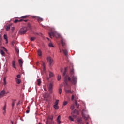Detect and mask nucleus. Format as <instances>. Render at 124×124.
I'll use <instances>...</instances> for the list:
<instances>
[{"mask_svg": "<svg viewBox=\"0 0 124 124\" xmlns=\"http://www.w3.org/2000/svg\"><path fill=\"white\" fill-rule=\"evenodd\" d=\"M70 75L71 78L68 77V76H66L64 77L65 83L64 90H68L71 88V86L68 85L67 82H70L71 85H76V83H77V77L74 76V69L72 65L70 66Z\"/></svg>", "mask_w": 124, "mask_h": 124, "instance_id": "obj_1", "label": "nucleus"}, {"mask_svg": "<svg viewBox=\"0 0 124 124\" xmlns=\"http://www.w3.org/2000/svg\"><path fill=\"white\" fill-rule=\"evenodd\" d=\"M48 34L50 37V38H52V37H56V38H59L60 36H61V35L59 34L58 32L56 31H50L48 33Z\"/></svg>", "mask_w": 124, "mask_h": 124, "instance_id": "obj_2", "label": "nucleus"}, {"mask_svg": "<svg viewBox=\"0 0 124 124\" xmlns=\"http://www.w3.org/2000/svg\"><path fill=\"white\" fill-rule=\"evenodd\" d=\"M27 31L28 28L27 27H23L20 30L19 32L21 34H25V33L27 32Z\"/></svg>", "mask_w": 124, "mask_h": 124, "instance_id": "obj_3", "label": "nucleus"}, {"mask_svg": "<svg viewBox=\"0 0 124 124\" xmlns=\"http://www.w3.org/2000/svg\"><path fill=\"white\" fill-rule=\"evenodd\" d=\"M47 61L48 62L50 66H51L52 63L54 62V60H53V59H52V57H47Z\"/></svg>", "mask_w": 124, "mask_h": 124, "instance_id": "obj_4", "label": "nucleus"}, {"mask_svg": "<svg viewBox=\"0 0 124 124\" xmlns=\"http://www.w3.org/2000/svg\"><path fill=\"white\" fill-rule=\"evenodd\" d=\"M48 91H49L50 93H52L53 92V84L50 83L49 84V86L48 88Z\"/></svg>", "mask_w": 124, "mask_h": 124, "instance_id": "obj_5", "label": "nucleus"}, {"mask_svg": "<svg viewBox=\"0 0 124 124\" xmlns=\"http://www.w3.org/2000/svg\"><path fill=\"white\" fill-rule=\"evenodd\" d=\"M6 92L4 90H2L0 92V98H1L2 97H3L4 96V94H5Z\"/></svg>", "mask_w": 124, "mask_h": 124, "instance_id": "obj_6", "label": "nucleus"}, {"mask_svg": "<svg viewBox=\"0 0 124 124\" xmlns=\"http://www.w3.org/2000/svg\"><path fill=\"white\" fill-rule=\"evenodd\" d=\"M12 67H13V68H15V69H16V62H15V61L13 60L12 61Z\"/></svg>", "mask_w": 124, "mask_h": 124, "instance_id": "obj_7", "label": "nucleus"}, {"mask_svg": "<svg viewBox=\"0 0 124 124\" xmlns=\"http://www.w3.org/2000/svg\"><path fill=\"white\" fill-rule=\"evenodd\" d=\"M74 114H77V115H78V114H79V111L77 109H75L71 112V115H74Z\"/></svg>", "mask_w": 124, "mask_h": 124, "instance_id": "obj_8", "label": "nucleus"}, {"mask_svg": "<svg viewBox=\"0 0 124 124\" xmlns=\"http://www.w3.org/2000/svg\"><path fill=\"white\" fill-rule=\"evenodd\" d=\"M61 44L63 47L65 45V40H64L63 38L61 39Z\"/></svg>", "mask_w": 124, "mask_h": 124, "instance_id": "obj_9", "label": "nucleus"}, {"mask_svg": "<svg viewBox=\"0 0 124 124\" xmlns=\"http://www.w3.org/2000/svg\"><path fill=\"white\" fill-rule=\"evenodd\" d=\"M62 51L63 54L66 56V57H67V55L68 54V52L67 51V49H62Z\"/></svg>", "mask_w": 124, "mask_h": 124, "instance_id": "obj_10", "label": "nucleus"}, {"mask_svg": "<svg viewBox=\"0 0 124 124\" xmlns=\"http://www.w3.org/2000/svg\"><path fill=\"white\" fill-rule=\"evenodd\" d=\"M42 66L43 67L44 72H46V68H45V63H44V62H43Z\"/></svg>", "mask_w": 124, "mask_h": 124, "instance_id": "obj_11", "label": "nucleus"}, {"mask_svg": "<svg viewBox=\"0 0 124 124\" xmlns=\"http://www.w3.org/2000/svg\"><path fill=\"white\" fill-rule=\"evenodd\" d=\"M18 62H19V65H20V66L21 67H22V65H23V60L22 59H19L18 60Z\"/></svg>", "mask_w": 124, "mask_h": 124, "instance_id": "obj_12", "label": "nucleus"}, {"mask_svg": "<svg viewBox=\"0 0 124 124\" xmlns=\"http://www.w3.org/2000/svg\"><path fill=\"white\" fill-rule=\"evenodd\" d=\"M3 37L6 41V43H8V40L7 39V35L6 34H4Z\"/></svg>", "mask_w": 124, "mask_h": 124, "instance_id": "obj_13", "label": "nucleus"}, {"mask_svg": "<svg viewBox=\"0 0 124 124\" xmlns=\"http://www.w3.org/2000/svg\"><path fill=\"white\" fill-rule=\"evenodd\" d=\"M53 118H54L53 116H49L47 118V124H48L49 122V120H51V121H53Z\"/></svg>", "mask_w": 124, "mask_h": 124, "instance_id": "obj_14", "label": "nucleus"}, {"mask_svg": "<svg viewBox=\"0 0 124 124\" xmlns=\"http://www.w3.org/2000/svg\"><path fill=\"white\" fill-rule=\"evenodd\" d=\"M16 102V100H12V108L13 109L14 107V105H15V102Z\"/></svg>", "mask_w": 124, "mask_h": 124, "instance_id": "obj_15", "label": "nucleus"}, {"mask_svg": "<svg viewBox=\"0 0 124 124\" xmlns=\"http://www.w3.org/2000/svg\"><path fill=\"white\" fill-rule=\"evenodd\" d=\"M60 120H61V115H59L57 119V123H58V124H61V122L60 121Z\"/></svg>", "mask_w": 124, "mask_h": 124, "instance_id": "obj_16", "label": "nucleus"}, {"mask_svg": "<svg viewBox=\"0 0 124 124\" xmlns=\"http://www.w3.org/2000/svg\"><path fill=\"white\" fill-rule=\"evenodd\" d=\"M2 110L3 111H4L3 114H4L5 112H6V105H5L4 106V107H3Z\"/></svg>", "mask_w": 124, "mask_h": 124, "instance_id": "obj_17", "label": "nucleus"}, {"mask_svg": "<svg viewBox=\"0 0 124 124\" xmlns=\"http://www.w3.org/2000/svg\"><path fill=\"white\" fill-rule=\"evenodd\" d=\"M82 117L84 118L85 121L88 120V119H89V116H85L82 114Z\"/></svg>", "mask_w": 124, "mask_h": 124, "instance_id": "obj_18", "label": "nucleus"}, {"mask_svg": "<svg viewBox=\"0 0 124 124\" xmlns=\"http://www.w3.org/2000/svg\"><path fill=\"white\" fill-rule=\"evenodd\" d=\"M37 20L39 22H42V21H43V18L40 17H37Z\"/></svg>", "mask_w": 124, "mask_h": 124, "instance_id": "obj_19", "label": "nucleus"}, {"mask_svg": "<svg viewBox=\"0 0 124 124\" xmlns=\"http://www.w3.org/2000/svg\"><path fill=\"white\" fill-rule=\"evenodd\" d=\"M75 104L77 108H79V107H80V105L78 104L77 101H75Z\"/></svg>", "mask_w": 124, "mask_h": 124, "instance_id": "obj_20", "label": "nucleus"}, {"mask_svg": "<svg viewBox=\"0 0 124 124\" xmlns=\"http://www.w3.org/2000/svg\"><path fill=\"white\" fill-rule=\"evenodd\" d=\"M78 124H82V122H83V121L82 120V118H78Z\"/></svg>", "mask_w": 124, "mask_h": 124, "instance_id": "obj_21", "label": "nucleus"}, {"mask_svg": "<svg viewBox=\"0 0 124 124\" xmlns=\"http://www.w3.org/2000/svg\"><path fill=\"white\" fill-rule=\"evenodd\" d=\"M10 27H11V24H9L7 26L6 28V31H9V30H10Z\"/></svg>", "mask_w": 124, "mask_h": 124, "instance_id": "obj_22", "label": "nucleus"}, {"mask_svg": "<svg viewBox=\"0 0 124 124\" xmlns=\"http://www.w3.org/2000/svg\"><path fill=\"white\" fill-rule=\"evenodd\" d=\"M64 91L66 93H71V90H70L65 89Z\"/></svg>", "mask_w": 124, "mask_h": 124, "instance_id": "obj_23", "label": "nucleus"}, {"mask_svg": "<svg viewBox=\"0 0 124 124\" xmlns=\"http://www.w3.org/2000/svg\"><path fill=\"white\" fill-rule=\"evenodd\" d=\"M16 80L17 84H20L21 83V79L16 78Z\"/></svg>", "mask_w": 124, "mask_h": 124, "instance_id": "obj_24", "label": "nucleus"}, {"mask_svg": "<svg viewBox=\"0 0 124 124\" xmlns=\"http://www.w3.org/2000/svg\"><path fill=\"white\" fill-rule=\"evenodd\" d=\"M22 21H23V19H20V20L16 19L14 21V23L16 24V23H18V22H22Z\"/></svg>", "mask_w": 124, "mask_h": 124, "instance_id": "obj_25", "label": "nucleus"}, {"mask_svg": "<svg viewBox=\"0 0 124 124\" xmlns=\"http://www.w3.org/2000/svg\"><path fill=\"white\" fill-rule=\"evenodd\" d=\"M37 53H38V56H39L40 57L42 55V52L40 49L38 50Z\"/></svg>", "mask_w": 124, "mask_h": 124, "instance_id": "obj_26", "label": "nucleus"}, {"mask_svg": "<svg viewBox=\"0 0 124 124\" xmlns=\"http://www.w3.org/2000/svg\"><path fill=\"white\" fill-rule=\"evenodd\" d=\"M0 53L3 56H4V55H5V53L2 50H0Z\"/></svg>", "mask_w": 124, "mask_h": 124, "instance_id": "obj_27", "label": "nucleus"}, {"mask_svg": "<svg viewBox=\"0 0 124 124\" xmlns=\"http://www.w3.org/2000/svg\"><path fill=\"white\" fill-rule=\"evenodd\" d=\"M37 85H38V86H40V84H41V80L39 79L37 80Z\"/></svg>", "mask_w": 124, "mask_h": 124, "instance_id": "obj_28", "label": "nucleus"}, {"mask_svg": "<svg viewBox=\"0 0 124 124\" xmlns=\"http://www.w3.org/2000/svg\"><path fill=\"white\" fill-rule=\"evenodd\" d=\"M54 108H55V110H58V109H59V106L56 105H54L53 106Z\"/></svg>", "mask_w": 124, "mask_h": 124, "instance_id": "obj_29", "label": "nucleus"}, {"mask_svg": "<svg viewBox=\"0 0 124 124\" xmlns=\"http://www.w3.org/2000/svg\"><path fill=\"white\" fill-rule=\"evenodd\" d=\"M49 75L50 78L53 77L54 76V74L52 72H49Z\"/></svg>", "mask_w": 124, "mask_h": 124, "instance_id": "obj_30", "label": "nucleus"}, {"mask_svg": "<svg viewBox=\"0 0 124 124\" xmlns=\"http://www.w3.org/2000/svg\"><path fill=\"white\" fill-rule=\"evenodd\" d=\"M48 46L50 47H54V45H53V43H49L48 44Z\"/></svg>", "mask_w": 124, "mask_h": 124, "instance_id": "obj_31", "label": "nucleus"}, {"mask_svg": "<svg viewBox=\"0 0 124 124\" xmlns=\"http://www.w3.org/2000/svg\"><path fill=\"white\" fill-rule=\"evenodd\" d=\"M36 37H31V38H30V40L31 41H34V40L35 39H36Z\"/></svg>", "mask_w": 124, "mask_h": 124, "instance_id": "obj_32", "label": "nucleus"}, {"mask_svg": "<svg viewBox=\"0 0 124 124\" xmlns=\"http://www.w3.org/2000/svg\"><path fill=\"white\" fill-rule=\"evenodd\" d=\"M67 68H65L63 73V76H65V73H66Z\"/></svg>", "mask_w": 124, "mask_h": 124, "instance_id": "obj_33", "label": "nucleus"}, {"mask_svg": "<svg viewBox=\"0 0 124 124\" xmlns=\"http://www.w3.org/2000/svg\"><path fill=\"white\" fill-rule=\"evenodd\" d=\"M28 17H29V16L26 15V16H21V18H22V19H27V18H28Z\"/></svg>", "mask_w": 124, "mask_h": 124, "instance_id": "obj_34", "label": "nucleus"}, {"mask_svg": "<svg viewBox=\"0 0 124 124\" xmlns=\"http://www.w3.org/2000/svg\"><path fill=\"white\" fill-rule=\"evenodd\" d=\"M3 81H4V85L5 86L6 85V78H3Z\"/></svg>", "mask_w": 124, "mask_h": 124, "instance_id": "obj_35", "label": "nucleus"}, {"mask_svg": "<svg viewBox=\"0 0 124 124\" xmlns=\"http://www.w3.org/2000/svg\"><path fill=\"white\" fill-rule=\"evenodd\" d=\"M74 108H75V107H74V105H72L71 106V107H70L71 109L72 110H74Z\"/></svg>", "mask_w": 124, "mask_h": 124, "instance_id": "obj_36", "label": "nucleus"}, {"mask_svg": "<svg viewBox=\"0 0 124 124\" xmlns=\"http://www.w3.org/2000/svg\"><path fill=\"white\" fill-rule=\"evenodd\" d=\"M61 75H59L58 76V78H57V80H58V81H60V80H61Z\"/></svg>", "mask_w": 124, "mask_h": 124, "instance_id": "obj_37", "label": "nucleus"}, {"mask_svg": "<svg viewBox=\"0 0 124 124\" xmlns=\"http://www.w3.org/2000/svg\"><path fill=\"white\" fill-rule=\"evenodd\" d=\"M69 119L70 121H71V122H74V120L73 119V118L71 116H69Z\"/></svg>", "mask_w": 124, "mask_h": 124, "instance_id": "obj_38", "label": "nucleus"}, {"mask_svg": "<svg viewBox=\"0 0 124 124\" xmlns=\"http://www.w3.org/2000/svg\"><path fill=\"white\" fill-rule=\"evenodd\" d=\"M54 105H58L59 104V100H56V101L54 103Z\"/></svg>", "mask_w": 124, "mask_h": 124, "instance_id": "obj_39", "label": "nucleus"}, {"mask_svg": "<svg viewBox=\"0 0 124 124\" xmlns=\"http://www.w3.org/2000/svg\"><path fill=\"white\" fill-rule=\"evenodd\" d=\"M67 103H68V101H64L63 102V105H64V106H65V105H66V104H67Z\"/></svg>", "mask_w": 124, "mask_h": 124, "instance_id": "obj_40", "label": "nucleus"}, {"mask_svg": "<svg viewBox=\"0 0 124 124\" xmlns=\"http://www.w3.org/2000/svg\"><path fill=\"white\" fill-rule=\"evenodd\" d=\"M16 51L17 54H19V50L18 48H17V47L16 48Z\"/></svg>", "mask_w": 124, "mask_h": 124, "instance_id": "obj_41", "label": "nucleus"}, {"mask_svg": "<svg viewBox=\"0 0 124 124\" xmlns=\"http://www.w3.org/2000/svg\"><path fill=\"white\" fill-rule=\"evenodd\" d=\"M59 94H62V88H59Z\"/></svg>", "mask_w": 124, "mask_h": 124, "instance_id": "obj_42", "label": "nucleus"}, {"mask_svg": "<svg viewBox=\"0 0 124 124\" xmlns=\"http://www.w3.org/2000/svg\"><path fill=\"white\" fill-rule=\"evenodd\" d=\"M38 17H37V16H32V18H33V19H36L37 20V18H38Z\"/></svg>", "mask_w": 124, "mask_h": 124, "instance_id": "obj_43", "label": "nucleus"}, {"mask_svg": "<svg viewBox=\"0 0 124 124\" xmlns=\"http://www.w3.org/2000/svg\"><path fill=\"white\" fill-rule=\"evenodd\" d=\"M17 78H21V75H17L16 76Z\"/></svg>", "mask_w": 124, "mask_h": 124, "instance_id": "obj_44", "label": "nucleus"}, {"mask_svg": "<svg viewBox=\"0 0 124 124\" xmlns=\"http://www.w3.org/2000/svg\"><path fill=\"white\" fill-rule=\"evenodd\" d=\"M73 99H74V95H72L71 97V100H73Z\"/></svg>", "mask_w": 124, "mask_h": 124, "instance_id": "obj_45", "label": "nucleus"}, {"mask_svg": "<svg viewBox=\"0 0 124 124\" xmlns=\"http://www.w3.org/2000/svg\"><path fill=\"white\" fill-rule=\"evenodd\" d=\"M27 114H29L30 113V109H28L26 110Z\"/></svg>", "mask_w": 124, "mask_h": 124, "instance_id": "obj_46", "label": "nucleus"}, {"mask_svg": "<svg viewBox=\"0 0 124 124\" xmlns=\"http://www.w3.org/2000/svg\"><path fill=\"white\" fill-rule=\"evenodd\" d=\"M3 49L5 52H7V49H6L5 47H3Z\"/></svg>", "mask_w": 124, "mask_h": 124, "instance_id": "obj_47", "label": "nucleus"}, {"mask_svg": "<svg viewBox=\"0 0 124 124\" xmlns=\"http://www.w3.org/2000/svg\"><path fill=\"white\" fill-rule=\"evenodd\" d=\"M22 21H24V22H28V20H27V19H25V20L22 19Z\"/></svg>", "mask_w": 124, "mask_h": 124, "instance_id": "obj_48", "label": "nucleus"}, {"mask_svg": "<svg viewBox=\"0 0 124 124\" xmlns=\"http://www.w3.org/2000/svg\"><path fill=\"white\" fill-rule=\"evenodd\" d=\"M62 71H63V69L61 68V72H62Z\"/></svg>", "mask_w": 124, "mask_h": 124, "instance_id": "obj_49", "label": "nucleus"}, {"mask_svg": "<svg viewBox=\"0 0 124 124\" xmlns=\"http://www.w3.org/2000/svg\"><path fill=\"white\" fill-rule=\"evenodd\" d=\"M11 30H12V31H14V27H12V28H11Z\"/></svg>", "mask_w": 124, "mask_h": 124, "instance_id": "obj_50", "label": "nucleus"}, {"mask_svg": "<svg viewBox=\"0 0 124 124\" xmlns=\"http://www.w3.org/2000/svg\"><path fill=\"white\" fill-rule=\"evenodd\" d=\"M19 104H20V101L17 104V106H18V105H19Z\"/></svg>", "mask_w": 124, "mask_h": 124, "instance_id": "obj_51", "label": "nucleus"}, {"mask_svg": "<svg viewBox=\"0 0 124 124\" xmlns=\"http://www.w3.org/2000/svg\"><path fill=\"white\" fill-rule=\"evenodd\" d=\"M14 43H15V42H12V45H14Z\"/></svg>", "mask_w": 124, "mask_h": 124, "instance_id": "obj_52", "label": "nucleus"}, {"mask_svg": "<svg viewBox=\"0 0 124 124\" xmlns=\"http://www.w3.org/2000/svg\"><path fill=\"white\" fill-rule=\"evenodd\" d=\"M60 53H62V49L61 48H60Z\"/></svg>", "mask_w": 124, "mask_h": 124, "instance_id": "obj_53", "label": "nucleus"}, {"mask_svg": "<svg viewBox=\"0 0 124 124\" xmlns=\"http://www.w3.org/2000/svg\"><path fill=\"white\" fill-rule=\"evenodd\" d=\"M70 93L73 94V92L71 91V92H70Z\"/></svg>", "mask_w": 124, "mask_h": 124, "instance_id": "obj_54", "label": "nucleus"}, {"mask_svg": "<svg viewBox=\"0 0 124 124\" xmlns=\"http://www.w3.org/2000/svg\"><path fill=\"white\" fill-rule=\"evenodd\" d=\"M27 108H28V110H30V107L29 106L27 107Z\"/></svg>", "mask_w": 124, "mask_h": 124, "instance_id": "obj_55", "label": "nucleus"}, {"mask_svg": "<svg viewBox=\"0 0 124 124\" xmlns=\"http://www.w3.org/2000/svg\"><path fill=\"white\" fill-rule=\"evenodd\" d=\"M36 65H38V62L36 63Z\"/></svg>", "mask_w": 124, "mask_h": 124, "instance_id": "obj_56", "label": "nucleus"}, {"mask_svg": "<svg viewBox=\"0 0 124 124\" xmlns=\"http://www.w3.org/2000/svg\"><path fill=\"white\" fill-rule=\"evenodd\" d=\"M6 94H7V93H8V92H6V93H5Z\"/></svg>", "mask_w": 124, "mask_h": 124, "instance_id": "obj_57", "label": "nucleus"}, {"mask_svg": "<svg viewBox=\"0 0 124 124\" xmlns=\"http://www.w3.org/2000/svg\"><path fill=\"white\" fill-rule=\"evenodd\" d=\"M84 124V123H83V121L82 122V124Z\"/></svg>", "mask_w": 124, "mask_h": 124, "instance_id": "obj_58", "label": "nucleus"}, {"mask_svg": "<svg viewBox=\"0 0 124 124\" xmlns=\"http://www.w3.org/2000/svg\"><path fill=\"white\" fill-rule=\"evenodd\" d=\"M86 124H89V122H86Z\"/></svg>", "mask_w": 124, "mask_h": 124, "instance_id": "obj_59", "label": "nucleus"}, {"mask_svg": "<svg viewBox=\"0 0 124 124\" xmlns=\"http://www.w3.org/2000/svg\"><path fill=\"white\" fill-rule=\"evenodd\" d=\"M28 27H29V28H31V26L30 25H29Z\"/></svg>", "mask_w": 124, "mask_h": 124, "instance_id": "obj_60", "label": "nucleus"}, {"mask_svg": "<svg viewBox=\"0 0 124 124\" xmlns=\"http://www.w3.org/2000/svg\"><path fill=\"white\" fill-rule=\"evenodd\" d=\"M38 124H42L39 123H38Z\"/></svg>", "mask_w": 124, "mask_h": 124, "instance_id": "obj_61", "label": "nucleus"}, {"mask_svg": "<svg viewBox=\"0 0 124 124\" xmlns=\"http://www.w3.org/2000/svg\"><path fill=\"white\" fill-rule=\"evenodd\" d=\"M42 26L43 27H44L43 25H42Z\"/></svg>", "mask_w": 124, "mask_h": 124, "instance_id": "obj_62", "label": "nucleus"}, {"mask_svg": "<svg viewBox=\"0 0 124 124\" xmlns=\"http://www.w3.org/2000/svg\"><path fill=\"white\" fill-rule=\"evenodd\" d=\"M47 39L49 40V38H47Z\"/></svg>", "mask_w": 124, "mask_h": 124, "instance_id": "obj_63", "label": "nucleus"}]
</instances>
